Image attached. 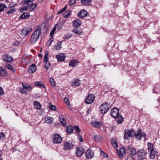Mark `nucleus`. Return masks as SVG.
I'll list each match as a JSON object with an SVG mask.
<instances>
[{"label":"nucleus","instance_id":"obj_1","mask_svg":"<svg viewBox=\"0 0 160 160\" xmlns=\"http://www.w3.org/2000/svg\"><path fill=\"white\" fill-rule=\"evenodd\" d=\"M41 29L40 26H37L34 31L32 35L31 38L30 42L32 44H34L39 39V36L41 34Z\"/></svg>","mask_w":160,"mask_h":160},{"label":"nucleus","instance_id":"obj_2","mask_svg":"<svg viewBox=\"0 0 160 160\" xmlns=\"http://www.w3.org/2000/svg\"><path fill=\"white\" fill-rule=\"evenodd\" d=\"M119 110L117 108L112 109L111 111V115L114 118H117V122L118 123H121L123 121L122 117L119 114Z\"/></svg>","mask_w":160,"mask_h":160},{"label":"nucleus","instance_id":"obj_3","mask_svg":"<svg viewBox=\"0 0 160 160\" xmlns=\"http://www.w3.org/2000/svg\"><path fill=\"white\" fill-rule=\"evenodd\" d=\"M111 106L110 103L108 102L102 104L99 107V110L100 112L102 114L106 113L110 108Z\"/></svg>","mask_w":160,"mask_h":160},{"label":"nucleus","instance_id":"obj_4","mask_svg":"<svg viewBox=\"0 0 160 160\" xmlns=\"http://www.w3.org/2000/svg\"><path fill=\"white\" fill-rule=\"evenodd\" d=\"M147 152L143 149L138 150L137 152V158L138 160H143L146 158Z\"/></svg>","mask_w":160,"mask_h":160},{"label":"nucleus","instance_id":"obj_5","mask_svg":"<svg viewBox=\"0 0 160 160\" xmlns=\"http://www.w3.org/2000/svg\"><path fill=\"white\" fill-rule=\"evenodd\" d=\"M134 134L138 140H140L142 137H143L145 139L146 136V134L144 132H142L141 129H140L138 130L136 132H135Z\"/></svg>","mask_w":160,"mask_h":160},{"label":"nucleus","instance_id":"obj_6","mask_svg":"<svg viewBox=\"0 0 160 160\" xmlns=\"http://www.w3.org/2000/svg\"><path fill=\"white\" fill-rule=\"evenodd\" d=\"M135 132V131L132 129L125 130L124 131V139H128L130 137H133Z\"/></svg>","mask_w":160,"mask_h":160},{"label":"nucleus","instance_id":"obj_7","mask_svg":"<svg viewBox=\"0 0 160 160\" xmlns=\"http://www.w3.org/2000/svg\"><path fill=\"white\" fill-rule=\"evenodd\" d=\"M32 30L31 28L25 27L22 30L21 35L24 37H25L32 32Z\"/></svg>","mask_w":160,"mask_h":160},{"label":"nucleus","instance_id":"obj_8","mask_svg":"<svg viewBox=\"0 0 160 160\" xmlns=\"http://www.w3.org/2000/svg\"><path fill=\"white\" fill-rule=\"evenodd\" d=\"M95 98L94 94H89L85 100V102L87 104H90L92 103Z\"/></svg>","mask_w":160,"mask_h":160},{"label":"nucleus","instance_id":"obj_9","mask_svg":"<svg viewBox=\"0 0 160 160\" xmlns=\"http://www.w3.org/2000/svg\"><path fill=\"white\" fill-rule=\"evenodd\" d=\"M63 148L66 150L72 149L73 147V144L70 142L66 141L64 144Z\"/></svg>","mask_w":160,"mask_h":160},{"label":"nucleus","instance_id":"obj_10","mask_svg":"<svg viewBox=\"0 0 160 160\" xmlns=\"http://www.w3.org/2000/svg\"><path fill=\"white\" fill-rule=\"evenodd\" d=\"M62 137L58 134H55L53 138V141L55 143H60L62 141Z\"/></svg>","mask_w":160,"mask_h":160},{"label":"nucleus","instance_id":"obj_11","mask_svg":"<svg viewBox=\"0 0 160 160\" xmlns=\"http://www.w3.org/2000/svg\"><path fill=\"white\" fill-rule=\"evenodd\" d=\"M94 152L91 149H89L87 151L85 155L87 158L91 159L94 156Z\"/></svg>","mask_w":160,"mask_h":160},{"label":"nucleus","instance_id":"obj_12","mask_svg":"<svg viewBox=\"0 0 160 160\" xmlns=\"http://www.w3.org/2000/svg\"><path fill=\"white\" fill-rule=\"evenodd\" d=\"M85 150L82 147H78L76 149V154L78 157H80L84 152Z\"/></svg>","mask_w":160,"mask_h":160},{"label":"nucleus","instance_id":"obj_13","mask_svg":"<svg viewBox=\"0 0 160 160\" xmlns=\"http://www.w3.org/2000/svg\"><path fill=\"white\" fill-rule=\"evenodd\" d=\"M118 155L120 158H122L123 156L126 154V151L123 148H121L120 150H118L116 149Z\"/></svg>","mask_w":160,"mask_h":160},{"label":"nucleus","instance_id":"obj_14","mask_svg":"<svg viewBox=\"0 0 160 160\" xmlns=\"http://www.w3.org/2000/svg\"><path fill=\"white\" fill-rule=\"evenodd\" d=\"M58 119L62 126L65 127L66 126V121L63 115H60L58 118Z\"/></svg>","mask_w":160,"mask_h":160},{"label":"nucleus","instance_id":"obj_15","mask_svg":"<svg viewBox=\"0 0 160 160\" xmlns=\"http://www.w3.org/2000/svg\"><path fill=\"white\" fill-rule=\"evenodd\" d=\"M87 14L88 12L86 11L85 10H82L79 12L77 14V16L80 18H82L85 16H87Z\"/></svg>","mask_w":160,"mask_h":160},{"label":"nucleus","instance_id":"obj_16","mask_svg":"<svg viewBox=\"0 0 160 160\" xmlns=\"http://www.w3.org/2000/svg\"><path fill=\"white\" fill-rule=\"evenodd\" d=\"M12 59V57L8 54L3 56V60L6 62H11Z\"/></svg>","mask_w":160,"mask_h":160},{"label":"nucleus","instance_id":"obj_17","mask_svg":"<svg viewBox=\"0 0 160 160\" xmlns=\"http://www.w3.org/2000/svg\"><path fill=\"white\" fill-rule=\"evenodd\" d=\"M36 65L34 64H32L29 67L28 71L29 73H32L35 72L36 71Z\"/></svg>","mask_w":160,"mask_h":160},{"label":"nucleus","instance_id":"obj_18","mask_svg":"<svg viewBox=\"0 0 160 160\" xmlns=\"http://www.w3.org/2000/svg\"><path fill=\"white\" fill-rule=\"evenodd\" d=\"M150 152L149 158L151 159H154L157 155V152L154 150H152Z\"/></svg>","mask_w":160,"mask_h":160},{"label":"nucleus","instance_id":"obj_19","mask_svg":"<svg viewBox=\"0 0 160 160\" xmlns=\"http://www.w3.org/2000/svg\"><path fill=\"white\" fill-rule=\"evenodd\" d=\"M7 75V71L3 68L0 67V76L3 77Z\"/></svg>","mask_w":160,"mask_h":160},{"label":"nucleus","instance_id":"obj_20","mask_svg":"<svg viewBox=\"0 0 160 160\" xmlns=\"http://www.w3.org/2000/svg\"><path fill=\"white\" fill-rule=\"evenodd\" d=\"M73 25L75 27H78L81 24V20L78 19H76L73 22Z\"/></svg>","mask_w":160,"mask_h":160},{"label":"nucleus","instance_id":"obj_21","mask_svg":"<svg viewBox=\"0 0 160 160\" xmlns=\"http://www.w3.org/2000/svg\"><path fill=\"white\" fill-rule=\"evenodd\" d=\"M91 0H82L81 3L83 6H89L91 4Z\"/></svg>","mask_w":160,"mask_h":160},{"label":"nucleus","instance_id":"obj_22","mask_svg":"<svg viewBox=\"0 0 160 160\" xmlns=\"http://www.w3.org/2000/svg\"><path fill=\"white\" fill-rule=\"evenodd\" d=\"M34 85L35 86L37 87L40 88H45L44 84L43 83L40 82H36L34 83Z\"/></svg>","mask_w":160,"mask_h":160},{"label":"nucleus","instance_id":"obj_23","mask_svg":"<svg viewBox=\"0 0 160 160\" xmlns=\"http://www.w3.org/2000/svg\"><path fill=\"white\" fill-rule=\"evenodd\" d=\"M22 85L24 88L28 89V91H31L32 89V87H31L30 85L28 84L22 83Z\"/></svg>","mask_w":160,"mask_h":160},{"label":"nucleus","instance_id":"obj_24","mask_svg":"<svg viewBox=\"0 0 160 160\" xmlns=\"http://www.w3.org/2000/svg\"><path fill=\"white\" fill-rule=\"evenodd\" d=\"M92 125L93 126L97 128H100L102 125V123L98 121L92 122Z\"/></svg>","mask_w":160,"mask_h":160},{"label":"nucleus","instance_id":"obj_25","mask_svg":"<svg viewBox=\"0 0 160 160\" xmlns=\"http://www.w3.org/2000/svg\"><path fill=\"white\" fill-rule=\"evenodd\" d=\"M45 122L51 124L53 120V118L51 117H47L44 118Z\"/></svg>","mask_w":160,"mask_h":160},{"label":"nucleus","instance_id":"obj_26","mask_svg":"<svg viewBox=\"0 0 160 160\" xmlns=\"http://www.w3.org/2000/svg\"><path fill=\"white\" fill-rule=\"evenodd\" d=\"M78 62L77 60H72L71 61L69 65L70 66H71L74 67L76 66V65Z\"/></svg>","mask_w":160,"mask_h":160},{"label":"nucleus","instance_id":"obj_27","mask_svg":"<svg viewBox=\"0 0 160 160\" xmlns=\"http://www.w3.org/2000/svg\"><path fill=\"white\" fill-rule=\"evenodd\" d=\"M74 81L71 84V85L73 86H78L80 84V80L78 79H76L74 80Z\"/></svg>","mask_w":160,"mask_h":160},{"label":"nucleus","instance_id":"obj_28","mask_svg":"<svg viewBox=\"0 0 160 160\" xmlns=\"http://www.w3.org/2000/svg\"><path fill=\"white\" fill-rule=\"evenodd\" d=\"M74 128L71 125H68L66 128L67 132L68 133H70L72 132Z\"/></svg>","mask_w":160,"mask_h":160},{"label":"nucleus","instance_id":"obj_29","mask_svg":"<svg viewBox=\"0 0 160 160\" xmlns=\"http://www.w3.org/2000/svg\"><path fill=\"white\" fill-rule=\"evenodd\" d=\"M30 17L29 14L28 12H24L19 17L20 19L26 18Z\"/></svg>","mask_w":160,"mask_h":160},{"label":"nucleus","instance_id":"obj_30","mask_svg":"<svg viewBox=\"0 0 160 160\" xmlns=\"http://www.w3.org/2000/svg\"><path fill=\"white\" fill-rule=\"evenodd\" d=\"M95 140L97 142H101L102 141V137L98 135H95L94 136Z\"/></svg>","mask_w":160,"mask_h":160},{"label":"nucleus","instance_id":"obj_31","mask_svg":"<svg viewBox=\"0 0 160 160\" xmlns=\"http://www.w3.org/2000/svg\"><path fill=\"white\" fill-rule=\"evenodd\" d=\"M56 58L59 61H62L65 59V57L60 55H57L56 56Z\"/></svg>","mask_w":160,"mask_h":160},{"label":"nucleus","instance_id":"obj_32","mask_svg":"<svg viewBox=\"0 0 160 160\" xmlns=\"http://www.w3.org/2000/svg\"><path fill=\"white\" fill-rule=\"evenodd\" d=\"M34 107L37 109H39L41 108V105L39 102L35 101L34 102Z\"/></svg>","mask_w":160,"mask_h":160},{"label":"nucleus","instance_id":"obj_33","mask_svg":"<svg viewBox=\"0 0 160 160\" xmlns=\"http://www.w3.org/2000/svg\"><path fill=\"white\" fill-rule=\"evenodd\" d=\"M147 146L148 150L149 152L154 150L153 148V146L152 143L150 142H148L147 143Z\"/></svg>","mask_w":160,"mask_h":160},{"label":"nucleus","instance_id":"obj_34","mask_svg":"<svg viewBox=\"0 0 160 160\" xmlns=\"http://www.w3.org/2000/svg\"><path fill=\"white\" fill-rule=\"evenodd\" d=\"M6 138V135L2 132H0V142H3Z\"/></svg>","mask_w":160,"mask_h":160},{"label":"nucleus","instance_id":"obj_35","mask_svg":"<svg viewBox=\"0 0 160 160\" xmlns=\"http://www.w3.org/2000/svg\"><path fill=\"white\" fill-rule=\"evenodd\" d=\"M111 143L112 146L116 149L118 147V144L115 139H112L111 141Z\"/></svg>","mask_w":160,"mask_h":160},{"label":"nucleus","instance_id":"obj_36","mask_svg":"<svg viewBox=\"0 0 160 160\" xmlns=\"http://www.w3.org/2000/svg\"><path fill=\"white\" fill-rule=\"evenodd\" d=\"M7 8V7L6 5L2 3L0 4V12L3 11L4 9H6Z\"/></svg>","mask_w":160,"mask_h":160},{"label":"nucleus","instance_id":"obj_37","mask_svg":"<svg viewBox=\"0 0 160 160\" xmlns=\"http://www.w3.org/2000/svg\"><path fill=\"white\" fill-rule=\"evenodd\" d=\"M48 51H46L45 52V55L44 56L43 61L46 62H48Z\"/></svg>","mask_w":160,"mask_h":160},{"label":"nucleus","instance_id":"obj_38","mask_svg":"<svg viewBox=\"0 0 160 160\" xmlns=\"http://www.w3.org/2000/svg\"><path fill=\"white\" fill-rule=\"evenodd\" d=\"M71 12L70 11H67L63 15V17L64 18H68L71 15Z\"/></svg>","mask_w":160,"mask_h":160},{"label":"nucleus","instance_id":"obj_39","mask_svg":"<svg viewBox=\"0 0 160 160\" xmlns=\"http://www.w3.org/2000/svg\"><path fill=\"white\" fill-rule=\"evenodd\" d=\"M129 151L130 152V153L132 155H135L137 154V152L136 150L134 148H130L129 149Z\"/></svg>","mask_w":160,"mask_h":160},{"label":"nucleus","instance_id":"obj_40","mask_svg":"<svg viewBox=\"0 0 160 160\" xmlns=\"http://www.w3.org/2000/svg\"><path fill=\"white\" fill-rule=\"evenodd\" d=\"M31 8L30 4H28L27 6H23L21 8L20 10L21 12H23L24 11L27 10L28 8Z\"/></svg>","mask_w":160,"mask_h":160},{"label":"nucleus","instance_id":"obj_41","mask_svg":"<svg viewBox=\"0 0 160 160\" xmlns=\"http://www.w3.org/2000/svg\"><path fill=\"white\" fill-rule=\"evenodd\" d=\"M72 31L77 35H80L82 34V32L78 31L77 28L73 29Z\"/></svg>","mask_w":160,"mask_h":160},{"label":"nucleus","instance_id":"obj_42","mask_svg":"<svg viewBox=\"0 0 160 160\" xmlns=\"http://www.w3.org/2000/svg\"><path fill=\"white\" fill-rule=\"evenodd\" d=\"M49 109L55 111L56 110V107L53 105H52L51 103H50L49 105Z\"/></svg>","mask_w":160,"mask_h":160},{"label":"nucleus","instance_id":"obj_43","mask_svg":"<svg viewBox=\"0 0 160 160\" xmlns=\"http://www.w3.org/2000/svg\"><path fill=\"white\" fill-rule=\"evenodd\" d=\"M31 0H24L22 2V4L23 5L26 4H28V3L31 2Z\"/></svg>","mask_w":160,"mask_h":160},{"label":"nucleus","instance_id":"obj_44","mask_svg":"<svg viewBox=\"0 0 160 160\" xmlns=\"http://www.w3.org/2000/svg\"><path fill=\"white\" fill-rule=\"evenodd\" d=\"M67 7V5H66L63 8L60 10L58 13L57 14H59L60 13H62L63 12L66 10Z\"/></svg>","mask_w":160,"mask_h":160},{"label":"nucleus","instance_id":"obj_45","mask_svg":"<svg viewBox=\"0 0 160 160\" xmlns=\"http://www.w3.org/2000/svg\"><path fill=\"white\" fill-rule=\"evenodd\" d=\"M73 128L75 129V130L77 133H79L81 131L79 127L78 126H75Z\"/></svg>","mask_w":160,"mask_h":160},{"label":"nucleus","instance_id":"obj_46","mask_svg":"<svg viewBox=\"0 0 160 160\" xmlns=\"http://www.w3.org/2000/svg\"><path fill=\"white\" fill-rule=\"evenodd\" d=\"M16 8H13L12 9H11L7 12L8 14H11L16 10Z\"/></svg>","mask_w":160,"mask_h":160},{"label":"nucleus","instance_id":"obj_47","mask_svg":"<svg viewBox=\"0 0 160 160\" xmlns=\"http://www.w3.org/2000/svg\"><path fill=\"white\" fill-rule=\"evenodd\" d=\"M100 150L101 151L100 153L101 155L102 156L104 157H108V155L107 154L103 152L101 149H100Z\"/></svg>","mask_w":160,"mask_h":160},{"label":"nucleus","instance_id":"obj_48","mask_svg":"<svg viewBox=\"0 0 160 160\" xmlns=\"http://www.w3.org/2000/svg\"><path fill=\"white\" fill-rule=\"evenodd\" d=\"M45 68L47 70H48L51 66V63L49 62H47L45 64Z\"/></svg>","mask_w":160,"mask_h":160},{"label":"nucleus","instance_id":"obj_49","mask_svg":"<svg viewBox=\"0 0 160 160\" xmlns=\"http://www.w3.org/2000/svg\"><path fill=\"white\" fill-rule=\"evenodd\" d=\"M56 30V26H55L50 32V37H52V35L54 34V32Z\"/></svg>","mask_w":160,"mask_h":160},{"label":"nucleus","instance_id":"obj_50","mask_svg":"<svg viewBox=\"0 0 160 160\" xmlns=\"http://www.w3.org/2000/svg\"><path fill=\"white\" fill-rule=\"evenodd\" d=\"M50 81L52 87H54L55 86V83L54 79L51 78L50 79Z\"/></svg>","mask_w":160,"mask_h":160},{"label":"nucleus","instance_id":"obj_51","mask_svg":"<svg viewBox=\"0 0 160 160\" xmlns=\"http://www.w3.org/2000/svg\"><path fill=\"white\" fill-rule=\"evenodd\" d=\"M31 5V8H32L33 6H34V7L32 8L33 9H34L37 7V3H35L34 4H33V2L32 1H31V4H30Z\"/></svg>","mask_w":160,"mask_h":160},{"label":"nucleus","instance_id":"obj_52","mask_svg":"<svg viewBox=\"0 0 160 160\" xmlns=\"http://www.w3.org/2000/svg\"><path fill=\"white\" fill-rule=\"evenodd\" d=\"M61 42H58L57 43V45L56 46V49L57 50H59L61 48V47H60V46L61 45Z\"/></svg>","mask_w":160,"mask_h":160},{"label":"nucleus","instance_id":"obj_53","mask_svg":"<svg viewBox=\"0 0 160 160\" xmlns=\"http://www.w3.org/2000/svg\"><path fill=\"white\" fill-rule=\"evenodd\" d=\"M76 2V0H70L69 2V5L71 6L74 4Z\"/></svg>","mask_w":160,"mask_h":160},{"label":"nucleus","instance_id":"obj_54","mask_svg":"<svg viewBox=\"0 0 160 160\" xmlns=\"http://www.w3.org/2000/svg\"><path fill=\"white\" fill-rule=\"evenodd\" d=\"M72 35H69L68 34H66L65 35L64 37H63V38L64 39H69L71 37Z\"/></svg>","mask_w":160,"mask_h":160},{"label":"nucleus","instance_id":"obj_55","mask_svg":"<svg viewBox=\"0 0 160 160\" xmlns=\"http://www.w3.org/2000/svg\"><path fill=\"white\" fill-rule=\"evenodd\" d=\"M64 102L66 104H69V99L67 98H65L64 99Z\"/></svg>","mask_w":160,"mask_h":160},{"label":"nucleus","instance_id":"obj_56","mask_svg":"<svg viewBox=\"0 0 160 160\" xmlns=\"http://www.w3.org/2000/svg\"><path fill=\"white\" fill-rule=\"evenodd\" d=\"M5 67L10 70V69L12 68V66L10 64H8L6 65Z\"/></svg>","mask_w":160,"mask_h":160},{"label":"nucleus","instance_id":"obj_57","mask_svg":"<svg viewBox=\"0 0 160 160\" xmlns=\"http://www.w3.org/2000/svg\"><path fill=\"white\" fill-rule=\"evenodd\" d=\"M16 5V4H15L14 2L12 3L11 4H9V8H13V7L15 6Z\"/></svg>","mask_w":160,"mask_h":160},{"label":"nucleus","instance_id":"obj_58","mask_svg":"<svg viewBox=\"0 0 160 160\" xmlns=\"http://www.w3.org/2000/svg\"><path fill=\"white\" fill-rule=\"evenodd\" d=\"M127 160H134L132 156H129L127 158Z\"/></svg>","mask_w":160,"mask_h":160},{"label":"nucleus","instance_id":"obj_59","mask_svg":"<svg viewBox=\"0 0 160 160\" xmlns=\"http://www.w3.org/2000/svg\"><path fill=\"white\" fill-rule=\"evenodd\" d=\"M78 138H79L80 141L81 142H83L82 138L81 135H80V134L78 135Z\"/></svg>","mask_w":160,"mask_h":160},{"label":"nucleus","instance_id":"obj_60","mask_svg":"<svg viewBox=\"0 0 160 160\" xmlns=\"http://www.w3.org/2000/svg\"><path fill=\"white\" fill-rule=\"evenodd\" d=\"M4 93V91L2 88L0 87V95H2Z\"/></svg>","mask_w":160,"mask_h":160},{"label":"nucleus","instance_id":"obj_61","mask_svg":"<svg viewBox=\"0 0 160 160\" xmlns=\"http://www.w3.org/2000/svg\"><path fill=\"white\" fill-rule=\"evenodd\" d=\"M62 24L61 23H58V29H60L62 28Z\"/></svg>","mask_w":160,"mask_h":160},{"label":"nucleus","instance_id":"obj_62","mask_svg":"<svg viewBox=\"0 0 160 160\" xmlns=\"http://www.w3.org/2000/svg\"><path fill=\"white\" fill-rule=\"evenodd\" d=\"M20 92H22V93H26L27 92L24 89H22L20 90Z\"/></svg>","mask_w":160,"mask_h":160},{"label":"nucleus","instance_id":"obj_63","mask_svg":"<svg viewBox=\"0 0 160 160\" xmlns=\"http://www.w3.org/2000/svg\"><path fill=\"white\" fill-rule=\"evenodd\" d=\"M67 106L68 107V108L70 110H71L72 109V107H71V106L70 105V103H69V104H67Z\"/></svg>","mask_w":160,"mask_h":160},{"label":"nucleus","instance_id":"obj_64","mask_svg":"<svg viewBox=\"0 0 160 160\" xmlns=\"http://www.w3.org/2000/svg\"><path fill=\"white\" fill-rule=\"evenodd\" d=\"M51 42H50V41H48L47 43V45L48 46H49L51 45Z\"/></svg>","mask_w":160,"mask_h":160}]
</instances>
